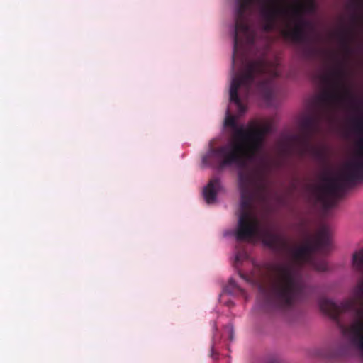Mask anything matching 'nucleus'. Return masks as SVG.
Wrapping results in <instances>:
<instances>
[{"label": "nucleus", "instance_id": "nucleus-1", "mask_svg": "<svg viewBox=\"0 0 363 363\" xmlns=\"http://www.w3.org/2000/svg\"><path fill=\"white\" fill-rule=\"evenodd\" d=\"M272 125L265 123L256 126L254 122L247 129L246 140L234 141L218 147H211L203 156L206 167L223 169L235 166L245 169L262 149L267 134L272 132ZM238 186L240 194V213L235 238L238 241L247 240L260 235L263 243L277 252L289 249L287 240L281 235L269 230L260 231V223L255 215V206L266 203L270 194L267 180L260 174L240 170L238 172Z\"/></svg>", "mask_w": 363, "mask_h": 363}, {"label": "nucleus", "instance_id": "nucleus-2", "mask_svg": "<svg viewBox=\"0 0 363 363\" xmlns=\"http://www.w3.org/2000/svg\"><path fill=\"white\" fill-rule=\"evenodd\" d=\"M313 70L312 82L323 91L317 99V112L301 118L300 133L294 137L301 155L312 148V138L319 131L322 120L329 118L337 107L355 100L342 72L344 69Z\"/></svg>", "mask_w": 363, "mask_h": 363}, {"label": "nucleus", "instance_id": "nucleus-3", "mask_svg": "<svg viewBox=\"0 0 363 363\" xmlns=\"http://www.w3.org/2000/svg\"><path fill=\"white\" fill-rule=\"evenodd\" d=\"M318 305L335 322L348 344L337 342L325 346L316 350L315 355L328 360H338L350 355L351 347L363 354V309L356 308L351 300L337 304L327 298H320Z\"/></svg>", "mask_w": 363, "mask_h": 363}, {"label": "nucleus", "instance_id": "nucleus-4", "mask_svg": "<svg viewBox=\"0 0 363 363\" xmlns=\"http://www.w3.org/2000/svg\"><path fill=\"white\" fill-rule=\"evenodd\" d=\"M283 74L289 81L302 78L301 69H232L230 101L236 106L238 113H245L244 101L250 94H257L270 104L279 91Z\"/></svg>", "mask_w": 363, "mask_h": 363}, {"label": "nucleus", "instance_id": "nucleus-5", "mask_svg": "<svg viewBox=\"0 0 363 363\" xmlns=\"http://www.w3.org/2000/svg\"><path fill=\"white\" fill-rule=\"evenodd\" d=\"M268 270L269 289L264 303L270 310H288L307 298L311 291L299 269L292 262L274 264Z\"/></svg>", "mask_w": 363, "mask_h": 363}, {"label": "nucleus", "instance_id": "nucleus-6", "mask_svg": "<svg viewBox=\"0 0 363 363\" xmlns=\"http://www.w3.org/2000/svg\"><path fill=\"white\" fill-rule=\"evenodd\" d=\"M323 180L324 184L313 187V193L324 208L330 209L336 206L347 186L363 181V144L358 155L344 166L338 177H325Z\"/></svg>", "mask_w": 363, "mask_h": 363}, {"label": "nucleus", "instance_id": "nucleus-7", "mask_svg": "<svg viewBox=\"0 0 363 363\" xmlns=\"http://www.w3.org/2000/svg\"><path fill=\"white\" fill-rule=\"evenodd\" d=\"M235 20L233 33V62H235L240 51L247 46L252 45L255 42L256 33L249 25L250 18L252 13V6L255 3H260L261 8L263 4L269 3V0H235Z\"/></svg>", "mask_w": 363, "mask_h": 363}, {"label": "nucleus", "instance_id": "nucleus-8", "mask_svg": "<svg viewBox=\"0 0 363 363\" xmlns=\"http://www.w3.org/2000/svg\"><path fill=\"white\" fill-rule=\"evenodd\" d=\"M330 236V229L327 226L320 227L313 238L292 251L294 259L300 264H311L317 271H327V262L325 260H314L313 255L315 252L326 254L331 250Z\"/></svg>", "mask_w": 363, "mask_h": 363}, {"label": "nucleus", "instance_id": "nucleus-9", "mask_svg": "<svg viewBox=\"0 0 363 363\" xmlns=\"http://www.w3.org/2000/svg\"><path fill=\"white\" fill-rule=\"evenodd\" d=\"M339 46L342 52L349 55L352 52V43L356 40V33L353 28H343L335 33Z\"/></svg>", "mask_w": 363, "mask_h": 363}, {"label": "nucleus", "instance_id": "nucleus-10", "mask_svg": "<svg viewBox=\"0 0 363 363\" xmlns=\"http://www.w3.org/2000/svg\"><path fill=\"white\" fill-rule=\"evenodd\" d=\"M223 189L220 179L218 177L211 179L203 190V195L208 204L214 203L217 194Z\"/></svg>", "mask_w": 363, "mask_h": 363}, {"label": "nucleus", "instance_id": "nucleus-11", "mask_svg": "<svg viewBox=\"0 0 363 363\" xmlns=\"http://www.w3.org/2000/svg\"><path fill=\"white\" fill-rule=\"evenodd\" d=\"M224 125L226 127L231 128L234 131L233 140L232 142L246 140V135L247 133V129H245L242 125L238 126L235 117L230 115L228 111H227V116L225 118Z\"/></svg>", "mask_w": 363, "mask_h": 363}, {"label": "nucleus", "instance_id": "nucleus-12", "mask_svg": "<svg viewBox=\"0 0 363 363\" xmlns=\"http://www.w3.org/2000/svg\"><path fill=\"white\" fill-rule=\"evenodd\" d=\"M352 264L355 269L363 276V249L353 254Z\"/></svg>", "mask_w": 363, "mask_h": 363}, {"label": "nucleus", "instance_id": "nucleus-13", "mask_svg": "<svg viewBox=\"0 0 363 363\" xmlns=\"http://www.w3.org/2000/svg\"><path fill=\"white\" fill-rule=\"evenodd\" d=\"M226 291L230 294H242V296H245V290L239 286L235 281L233 279L229 280L228 284L226 286Z\"/></svg>", "mask_w": 363, "mask_h": 363}, {"label": "nucleus", "instance_id": "nucleus-14", "mask_svg": "<svg viewBox=\"0 0 363 363\" xmlns=\"http://www.w3.org/2000/svg\"><path fill=\"white\" fill-rule=\"evenodd\" d=\"M352 123L354 129L357 132H358L359 133H363V118L362 116H359L356 118H354L352 120Z\"/></svg>", "mask_w": 363, "mask_h": 363}, {"label": "nucleus", "instance_id": "nucleus-15", "mask_svg": "<svg viewBox=\"0 0 363 363\" xmlns=\"http://www.w3.org/2000/svg\"><path fill=\"white\" fill-rule=\"evenodd\" d=\"M363 7V2L361 1H352L349 4V8L352 10L357 11Z\"/></svg>", "mask_w": 363, "mask_h": 363}, {"label": "nucleus", "instance_id": "nucleus-16", "mask_svg": "<svg viewBox=\"0 0 363 363\" xmlns=\"http://www.w3.org/2000/svg\"><path fill=\"white\" fill-rule=\"evenodd\" d=\"M247 258V255L245 252H239L235 255V262L236 263L240 262L242 260Z\"/></svg>", "mask_w": 363, "mask_h": 363}, {"label": "nucleus", "instance_id": "nucleus-17", "mask_svg": "<svg viewBox=\"0 0 363 363\" xmlns=\"http://www.w3.org/2000/svg\"><path fill=\"white\" fill-rule=\"evenodd\" d=\"M238 274H239V276L240 277V278H242L246 282H248V283H254L255 282V280L250 276L245 274L244 273H242L241 272H239Z\"/></svg>", "mask_w": 363, "mask_h": 363}, {"label": "nucleus", "instance_id": "nucleus-18", "mask_svg": "<svg viewBox=\"0 0 363 363\" xmlns=\"http://www.w3.org/2000/svg\"><path fill=\"white\" fill-rule=\"evenodd\" d=\"M356 293L358 296L363 295V281L361 280L356 286Z\"/></svg>", "mask_w": 363, "mask_h": 363}, {"label": "nucleus", "instance_id": "nucleus-19", "mask_svg": "<svg viewBox=\"0 0 363 363\" xmlns=\"http://www.w3.org/2000/svg\"><path fill=\"white\" fill-rule=\"evenodd\" d=\"M228 335H229V340L230 341H233L234 339V330L232 326H228L227 328Z\"/></svg>", "mask_w": 363, "mask_h": 363}, {"label": "nucleus", "instance_id": "nucleus-20", "mask_svg": "<svg viewBox=\"0 0 363 363\" xmlns=\"http://www.w3.org/2000/svg\"><path fill=\"white\" fill-rule=\"evenodd\" d=\"M359 16L356 13L353 14L352 16V20L353 22L356 23L359 21Z\"/></svg>", "mask_w": 363, "mask_h": 363}, {"label": "nucleus", "instance_id": "nucleus-21", "mask_svg": "<svg viewBox=\"0 0 363 363\" xmlns=\"http://www.w3.org/2000/svg\"><path fill=\"white\" fill-rule=\"evenodd\" d=\"M240 68H249V69H251V68H257V67H254L252 65H247V66H245V67H241Z\"/></svg>", "mask_w": 363, "mask_h": 363}, {"label": "nucleus", "instance_id": "nucleus-22", "mask_svg": "<svg viewBox=\"0 0 363 363\" xmlns=\"http://www.w3.org/2000/svg\"><path fill=\"white\" fill-rule=\"evenodd\" d=\"M327 68H340V69H342V68H346L345 67H328Z\"/></svg>", "mask_w": 363, "mask_h": 363}, {"label": "nucleus", "instance_id": "nucleus-23", "mask_svg": "<svg viewBox=\"0 0 363 363\" xmlns=\"http://www.w3.org/2000/svg\"><path fill=\"white\" fill-rule=\"evenodd\" d=\"M315 154L318 155L320 152L318 150H315Z\"/></svg>", "mask_w": 363, "mask_h": 363}, {"label": "nucleus", "instance_id": "nucleus-24", "mask_svg": "<svg viewBox=\"0 0 363 363\" xmlns=\"http://www.w3.org/2000/svg\"><path fill=\"white\" fill-rule=\"evenodd\" d=\"M272 363H278L277 361H273Z\"/></svg>", "mask_w": 363, "mask_h": 363}]
</instances>
